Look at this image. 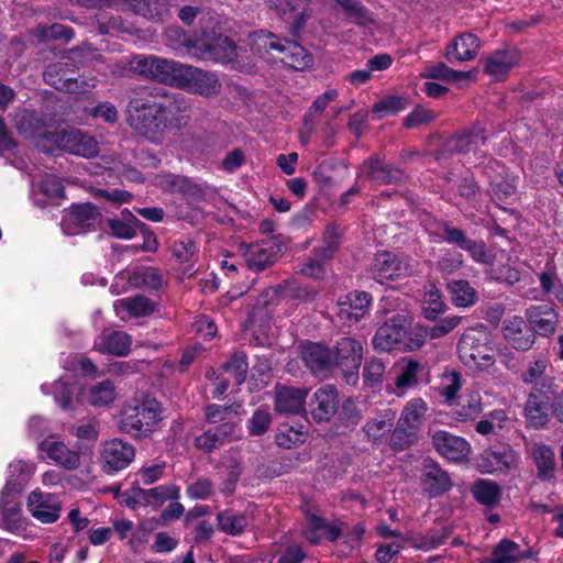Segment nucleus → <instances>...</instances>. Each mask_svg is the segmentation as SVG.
Returning a JSON list of instances; mask_svg holds the SVG:
<instances>
[{
  "label": "nucleus",
  "instance_id": "22",
  "mask_svg": "<svg viewBox=\"0 0 563 563\" xmlns=\"http://www.w3.org/2000/svg\"><path fill=\"white\" fill-rule=\"evenodd\" d=\"M518 460V455L515 450L509 445L498 444L484 450L482 453L477 467L481 473H497L505 472L511 468Z\"/></svg>",
  "mask_w": 563,
  "mask_h": 563
},
{
  "label": "nucleus",
  "instance_id": "47",
  "mask_svg": "<svg viewBox=\"0 0 563 563\" xmlns=\"http://www.w3.org/2000/svg\"><path fill=\"white\" fill-rule=\"evenodd\" d=\"M427 410L428 405L422 398H413L404 407L398 423L417 433Z\"/></svg>",
  "mask_w": 563,
  "mask_h": 563
},
{
  "label": "nucleus",
  "instance_id": "55",
  "mask_svg": "<svg viewBox=\"0 0 563 563\" xmlns=\"http://www.w3.org/2000/svg\"><path fill=\"white\" fill-rule=\"evenodd\" d=\"M474 498L482 505L492 506L500 497L499 486L489 479H478L472 486Z\"/></svg>",
  "mask_w": 563,
  "mask_h": 563
},
{
  "label": "nucleus",
  "instance_id": "16",
  "mask_svg": "<svg viewBox=\"0 0 563 563\" xmlns=\"http://www.w3.org/2000/svg\"><path fill=\"white\" fill-rule=\"evenodd\" d=\"M100 222V212L91 203L73 205L62 219V230L66 235L84 234L93 230Z\"/></svg>",
  "mask_w": 563,
  "mask_h": 563
},
{
  "label": "nucleus",
  "instance_id": "40",
  "mask_svg": "<svg viewBox=\"0 0 563 563\" xmlns=\"http://www.w3.org/2000/svg\"><path fill=\"white\" fill-rule=\"evenodd\" d=\"M54 397L55 402L64 410L73 409V398L77 391V380L71 375L62 376L52 386L43 384L41 390L43 394H51Z\"/></svg>",
  "mask_w": 563,
  "mask_h": 563
},
{
  "label": "nucleus",
  "instance_id": "59",
  "mask_svg": "<svg viewBox=\"0 0 563 563\" xmlns=\"http://www.w3.org/2000/svg\"><path fill=\"white\" fill-rule=\"evenodd\" d=\"M305 426H283L276 434V443L284 449H290L305 441Z\"/></svg>",
  "mask_w": 563,
  "mask_h": 563
},
{
  "label": "nucleus",
  "instance_id": "58",
  "mask_svg": "<svg viewBox=\"0 0 563 563\" xmlns=\"http://www.w3.org/2000/svg\"><path fill=\"white\" fill-rule=\"evenodd\" d=\"M462 388L461 376L456 372L444 373L439 385L440 395L444 398V402L453 406L456 395Z\"/></svg>",
  "mask_w": 563,
  "mask_h": 563
},
{
  "label": "nucleus",
  "instance_id": "60",
  "mask_svg": "<svg viewBox=\"0 0 563 563\" xmlns=\"http://www.w3.org/2000/svg\"><path fill=\"white\" fill-rule=\"evenodd\" d=\"M223 369L238 385H241L244 383L249 369L246 355L243 352L234 353L230 360L223 364Z\"/></svg>",
  "mask_w": 563,
  "mask_h": 563
},
{
  "label": "nucleus",
  "instance_id": "57",
  "mask_svg": "<svg viewBox=\"0 0 563 563\" xmlns=\"http://www.w3.org/2000/svg\"><path fill=\"white\" fill-rule=\"evenodd\" d=\"M219 529L228 534H239L247 526L246 517L232 510H224L217 517Z\"/></svg>",
  "mask_w": 563,
  "mask_h": 563
},
{
  "label": "nucleus",
  "instance_id": "9",
  "mask_svg": "<svg viewBox=\"0 0 563 563\" xmlns=\"http://www.w3.org/2000/svg\"><path fill=\"white\" fill-rule=\"evenodd\" d=\"M131 66L144 78L177 88L185 64L154 55H137Z\"/></svg>",
  "mask_w": 563,
  "mask_h": 563
},
{
  "label": "nucleus",
  "instance_id": "8",
  "mask_svg": "<svg viewBox=\"0 0 563 563\" xmlns=\"http://www.w3.org/2000/svg\"><path fill=\"white\" fill-rule=\"evenodd\" d=\"M490 333L486 327L481 325L466 331L460 339L459 353L466 364L483 371L495 362L494 351L489 346Z\"/></svg>",
  "mask_w": 563,
  "mask_h": 563
},
{
  "label": "nucleus",
  "instance_id": "63",
  "mask_svg": "<svg viewBox=\"0 0 563 563\" xmlns=\"http://www.w3.org/2000/svg\"><path fill=\"white\" fill-rule=\"evenodd\" d=\"M341 243V232L334 224H329L323 233V244L317 249V256L331 258Z\"/></svg>",
  "mask_w": 563,
  "mask_h": 563
},
{
  "label": "nucleus",
  "instance_id": "49",
  "mask_svg": "<svg viewBox=\"0 0 563 563\" xmlns=\"http://www.w3.org/2000/svg\"><path fill=\"white\" fill-rule=\"evenodd\" d=\"M521 560L520 545L512 540L503 539L493 549L489 563H519Z\"/></svg>",
  "mask_w": 563,
  "mask_h": 563
},
{
  "label": "nucleus",
  "instance_id": "62",
  "mask_svg": "<svg viewBox=\"0 0 563 563\" xmlns=\"http://www.w3.org/2000/svg\"><path fill=\"white\" fill-rule=\"evenodd\" d=\"M386 372L385 363L377 358L371 357L366 360L363 367V379L367 387H376L383 383Z\"/></svg>",
  "mask_w": 563,
  "mask_h": 563
},
{
  "label": "nucleus",
  "instance_id": "38",
  "mask_svg": "<svg viewBox=\"0 0 563 563\" xmlns=\"http://www.w3.org/2000/svg\"><path fill=\"white\" fill-rule=\"evenodd\" d=\"M362 175H366L376 184H391L401 179L402 173L398 168H394L383 163L377 156L371 157L360 168Z\"/></svg>",
  "mask_w": 563,
  "mask_h": 563
},
{
  "label": "nucleus",
  "instance_id": "48",
  "mask_svg": "<svg viewBox=\"0 0 563 563\" xmlns=\"http://www.w3.org/2000/svg\"><path fill=\"white\" fill-rule=\"evenodd\" d=\"M449 534L450 531L448 528H441L439 530L428 531L426 534H412L405 541L417 550L430 551L442 545L449 538Z\"/></svg>",
  "mask_w": 563,
  "mask_h": 563
},
{
  "label": "nucleus",
  "instance_id": "34",
  "mask_svg": "<svg viewBox=\"0 0 563 563\" xmlns=\"http://www.w3.org/2000/svg\"><path fill=\"white\" fill-rule=\"evenodd\" d=\"M479 47L481 42L475 34L462 33L448 45L445 58L452 64L472 60L476 57Z\"/></svg>",
  "mask_w": 563,
  "mask_h": 563
},
{
  "label": "nucleus",
  "instance_id": "18",
  "mask_svg": "<svg viewBox=\"0 0 563 563\" xmlns=\"http://www.w3.org/2000/svg\"><path fill=\"white\" fill-rule=\"evenodd\" d=\"M37 449L42 460H49L66 470H76L80 464L79 452L70 449L56 435H49L41 441Z\"/></svg>",
  "mask_w": 563,
  "mask_h": 563
},
{
  "label": "nucleus",
  "instance_id": "30",
  "mask_svg": "<svg viewBox=\"0 0 563 563\" xmlns=\"http://www.w3.org/2000/svg\"><path fill=\"white\" fill-rule=\"evenodd\" d=\"M339 405L338 391L331 385H324L316 390L310 401V410L318 422L329 421L336 412Z\"/></svg>",
  "mask_w": 563,
  "mask_h": 563
},
{
  "label": "nucleus",
  "instance_id": "29",
  "mask_svg": "<svg viewBox=\"0 0 563 563\" xmlns=\"http://www.w3.org/2000/svg\"><path fill=\"white\" fill-rule=\"evenodd\" d=\"M486 173L490 179L493 196L499 201H504L515 195L517 189L516 177L510 176L504 165L497 161H489Z\"/></svg>",
  "mask_w": 563,
  "mask_h": 563
},
{
  "label": "nucleus",
  "instance_id": "2",
  "mask_svg": "<svg viewBox=\"0 0 563 563\" xmlns=\"http://www.w3.org/2000/svg\"><path fill=\"white\" fill-rule=\"evenodd\" d=\"M222 22V16L210 15L195 37L179 26H172L164 32V40L172 49L185 48L186 53L195 59L230 63L238 56V48L229 36L223 35Z\"/></svg>",
  "mask_w": 563,
  "mask_h": 563
},
{
  "label": "nucleus",
  "instance_id": "13",
  "mask_svg": "<svg viewBox=\"0 0 563 563\" xmlns=\"http://www.w3.org/2000/svg\"><path fill=\"white\" fill-rule=\"evenodd\" d=\"M369 272L373 279L385 285L408 276L411 273V268L406 258L393 252L383 251L375 255Z\"/></svg>",
  "mask_w": 563,
  "mask_h": 563
},
{
  "label": "nucleus",
  "instance_id": "39",
  "mask_svg": "<svg viewBox=\"0 0 563 563\" xmlns=\"http://www.w3.org/2000/svg\"><path fill=\"white\" fill-rule=\"evenodd\" d=\"M131 336L123 331L103 332L95 340V349L101 353L124 356L130 352Z\"/></svg>",
  "mask_w": 563,
  "mask_h": 563
},
{
  "label": "nucleus",
  "instance_id": "23",
  "mask_svg": "<svg viewBox=\"0 0 563 563\" xmlns=\"http://www.w3.org/2000/svg\"><path fill=\"white\" fill-rule=\"evenodd\" d=\"M432 443L443 457L452 462H463L471 453V445L465 439L444 430L434 432Z\"/></svg>",
  "mask_w": 563,
  "mask_h": 563
},
{
  "label": "nucleus",
  "instance_id": "7",
  "mask_svg": "<svg viewBox=\"0 0 563 563\" xmlns=\"http://www.w3.org/2000/svg\"><path fill=\"white\" fill-rule=\"evenodd\" d=\"M162 405L154 398L124 405L121 412V430L134 437L147 438L163 420Z\"/></svg>",
  "mask_w": 563,
  "mask_h": 563
},
{
  "label": "nucleus",
  "instance_id": "42",
  "mask_svg": "<svg viewBox=\"0 0 563 563\" xmlns=\"http://www.w3.org/2000/svg\"><path fill=\"white\" fill-rule=\"evenodd\" d=\"M551 397L545 391L531 393L525 406V415L529 423L539 428L545 424L549 417Z\"/></svg>",
  "mask_w": 563,
  "mask_h": 563
},
{
  "label": "nucleus",
  "instance_id": "24",
  "mask_svg": "<svg viewBox=\"0 0 563 563\" xmlns=\"http://www.w3.org/2000/svg\"><path fill=\"white\" fill-rule=\"evenodd\" d=\"M301 357L316 376L327 377L334 369L331 351L320 343H305L301 346Z\"/></svg>",
  "mask_w": 563,
  "mask_h": 563
},
{
  "label": "nucleus",
  "instance_id": "32",
  "mask_svg": "<svg viewBox=\"0 0 563 563\" xmlns=\"http://www.w3.org/2000/svg\"><path fill=\"white\" fill-rule=\"evenodd\" d=\"M279 252L280 247L274 241L263 240L249 245L244 257L250 269L262 271L276 261Z\"/></svg>",
  "mask_w": 563,
  "mask_h": 563
},
{
  "label": "nucleus",
  "instance_id": "64",
  "mask_svg": "<svg viewBox=\"0 0 563 563\" xmlns=\"http://www.w3.org/2000/svg\"><path fill=\"white\" fill-rule=\"evenodd\" d=\"M461 321L460 317L451 316L440 319L433 327L427 328L417 325L416 330H422L424 332V341L427 338L430 339H439L446 334H449L453 329H455Z\"/></svg>",
  "mask_w": 563,
  "mask_h": 563
},
{
  "label": "nucleus",
  "instance_id": "41",
  "mask_svg": "<svg viewBox=\"0 0 563 563\" xmlns=\"http://www.w3.org/2000/svg\"><path fill=\"white\" fill-rule=\"evenodd\" d=\"M340 534L341 527L339 525L330 523L316 515L308 517L305 537L309 542L318 544L322 539L334 541Z\"/></svg>",
  "mask_w": 563,
  "mask_h": 563
},
{
  "label": "nucleus",
  "instance_id": "10",
  "mask_svg": "<svg viewBox=\"0 0 563 563\" xmlns=\"http://www.w3.org/2000/svg\"><path fill=\"white\" fill-rule=\"evenodd\" d=\"M333 366L339 368L347 385H356L358 382V369L363 358V346L361 342L351 336L341 338L335 345Z\"/></svg>",
  "mask_w": 563,
  "mask_h": 563
},
{
  "label": "nucleus",
  "instance_id": "33",
  "mask_svg": "<svg viewBox=\"0 0 563 563\" xmlns=\"http://www.w3.org/2000/svg\"><path fill=\"white\" fill-rule=\"evenodd\" d=\"M167 184L172 191L181 194L189 203L208 200L214 194L212 187L184 176L169 175Z\"/></svg>",
  "mask_w": 563,
  "mask_h": 563
},
{
  "label": "nucleus",
  "instance_id": "50",
  "mask_svg": "<svg viewBox=\"0 0 563 563\" xmlns=\"http://www.w3.org/2000/svg\"><path fill=\"white\" fill-rule=\"evenodd\" d=\"M122 219L109 220V228L112 234L120 239H132L136 229L142 225L140 220L128 209L122 211Z\"/></svg>",
  "mask_w": 563,
  "mask_h": 563
},
{
  "label": "nucleus",
  "instance_id": "17",
  "mask_svg": "<svg viewBox=\"0 0 563 563\" xmlns=\"http://www.w3.org/2000/svg\"><path fill=\"white\" fill-rule=\"evenodd\" d=\"M372 296L366 291H351L338 300L336 316L343 325L352 327L368 314Z\"/></svg>",
  "mask_w": 563,
  "mask_h": 563
},
{
  "label": "nucleus",
  "instance_id": "56",
  "mask_svg": "<svg viewBox=\"0 0 563 563\" xmlns=\"http://www.w3.org/2000/svg\"><path fill=\"white\" fill-rule=\"evenodd\" d=\"M140 495L146 504L162 505L167 500H177L179 498V488L174 485H161L147 490H140Z\"/></svg>",
  "mask_w": 563,
  "mask_h": 563
},
{
  "label": "nucleus",
  "instance_id": "20",
  "mask_svg": "<svg viewBox=\"0 0 563 563\" xmlns=\"http://www.w3.org/2000/svg\"><path fill=\"white\" fill-rule=\"evenodd\" d=\"M134 448L122 440L113 439L101 445L100 460L102 470L107 474H113L128 467L134 460Z\"/></svg>",
  "mask_w": 563,
  "mask_h": 563
},
{
  "label": "nucleus",
  "instance_id": "31",
  "mask_svg": "<svg viewBox=\"0 0 563 563\" xmlns=\"http://www.w3.org/2000/svg\"><path fill=\"white\" fill-rule=\"evenodd\" d=\"M308 390L300 387L277 386L275 389V408L280 413L298 415L305 412Z\"/></svg>",
  "mask_w": 563,
  "mask_h": 563
},
{
  "label": "nucleus",
  "instance_id": "28",
  "mask_svg": "<svg viewBox=\"0 0 563 563\" xmlns=\"http://www.w3.org/2000/svg\"><path fill=\"white\" fill-rule=\"evenodd\" d=\"M501 332L506 341L516 350L528 351L534 344V334L519 316L506 318L503 321Z\"/></svg>",
  "mask_w": 563,
  "mask_h": 563
},
{
  "label": "nucleus",
  "instance_id": "27",
  "mask_svg": "<svg viewBox=\"0 0 563 563\" xmlns=\"http://www.w3.org/2000/svg\"><path fill=\"white\" fill-rule=\"evenodd\" d=\"M486 128L482 123H476L470 129L456 133L445 142L446 151L451 153H470L476 151L479 145L485 144L487 140Z\"/></svg>",
  "mask_w": 563,
  "mask_h": 563
},
{
  "label": "nucleus",
  "instance_id": "46",
  "mask_svg": "<svg viewBox=\"0 0 563 563\" xmlns=\"http://www.w3.org/2000/svg\"><path fill=\"white\" fill-rule=\"evenodd\" d=\"M396 418V412L391 409L379 411L374 418L369 419L364 426V432L373 442L380 441L388 434Z\"/></svg>",
  "mask_w": 563,
  "mask_h": 563
},
{
  "label": "nucleus",
  "instance_id": "11",
  "mask_svg": "<svg viewBox=\"0 0 563 563\" xmlns=\"http://www.w3.org/2000/svg\"><path fill=\"white\" fill-rule=\"evenodd\" d=\"M426 372V365L420 361L409 356L400 357L389 371L393 383L387 384L386 389L389 394L401 397L420 383Z\"/></svg>",
  "mask_w": 563,
  "mask_h": 563
},
{
  "label": "nucleus",
  "instance_id": "5",
  "mask_svg": "<svg viewBox=\"0 0 563 563\" xmlns=\"http://www.w3.org/2000/svg\"><path fill=\"white\" fill-rule=\"evenodd\" d=\"M247 44L254 55L269 63L280 62L295 70H303L312 64V55L303 46L264 30L250 34Z\"/></svg>",
  "mask_w": 563,
  "mask_h": 563
},
{
  "label": "nucleus",
  "instance_id": "15",
  "mask_svg": "<svg viewBox=\"0 0 563 563\" xmlns=\"http://www.w3.org/2000/svg\"><path fill=\"white\" fill-rule=\"evenodd\" d=\"M268 7L289 25L292 36L297 37L311 15L309 0H266Z\"/></svg>",
  "mask_w": 563,
  "mask_h": 563
},
{
  "label": "nucleus",
  "instance_id": "25",
  "mask_svg": "<svg viewBox=\"0 0 563 563\" xmlns=\"http://www.w3.org/2000/svg\"><path fill=\"white\" fill-rule=\"evenodd\" d=\"M530 331L541 336L551 335L558 324V313L551 305H532L525 312Z\"/></svg>",
  "mask_w": 563,
  "mask_h": 563
},
{
  "label": "nucleus",
  "instance_id": "26",
  "mask_svg": "<svg viewBox=\"0 0 563 563\" xmlns=\"http://www.w3.org/2000/svg\"><path fill=\"white\" fill-rule=\"evenodd\" d=\"M36 466L31 461L16 460L8 466V477L0 493L21 498L25 486L34 475Z\"/></svg>",
  "mask_w": 563,
  "mask_h": 563
},
{
  "label": "nucleus",
  "instance_id": "44",
  "mask_svg": "<svg viewBox=\"0 0 563 563\" xmlns=\"http://www.w3.org/2000/svg\"><path fill=\"white\" fill-rule=\"evenodd\" d=\"M531 456L536 463L538 477L541 481H551L554 477L556 462L551 445L536 443L531 448Z\"/></svg>",
  "mask_w": 563,
  "mask_h": 563
},
{
  "label": "nucleus",
  "instance_id": "1",
  "mask_svg": "<svg viewBox=\"0 0 563 563\" xmlns=\"http://www.w3.org/2000/svg\"><path fill=\"white\" fill-rule=\"evenodd\" d=\"M190 102L181 95H164L162 99L137 96L128 106V123L139 135L162 144L168 133L179 132L190 119Z\"/></svg>",
  "mask_w": 563,
  "mask_h": 563
},
{
  "label": "nucleus",
  "instance_id": "35",
  "mask_svg": "<svg viewBox=\"0 0 563 563\" xmlns=\"http://www.w3.org/2000/svg\"><path fill=\"white\" fill-rule=\"evenodd\" d=\"M157 303L145 296L137 295L135 297L118 299L113 303L117 316L122 319L126 317H146L152 314Z\"/></svg>",
  "mask_w": 563,
  "mask_h": 563
},
{
  "label": "nucleus",
  "instance_id": "51",
  "mask_svg": "<svg viewBox=\"0 0 563 563\" xmlns=\"http://www.w3.org/2000/svg\"><path fill=\"white\" fill-rule=\"evenodd\" d=\"M115 398V386L110 379H104L93 385L88 393V401L93 407H107L112 404Z\"/></svg>",
  "mask_w": 563,
  "mask_h": 563
},
{
  "label": "nucleus",
  "instance_id": "52",
  "mask_svg": "<svg viewBox=\"0 0 563 563\" xmlns=\"http://www.w3.org/2000/svg\"><path fill=\"white\" fill-rule=\"evenodd\" d=\"M482 397L478 390L471 391L456 404L454 415L461 421L472 420L482 412Z\"/></svg>",
  "mask_w": 563,
  "mask_h": 563
},
{
  "label": "nucleus",
  "instance_id": "4",
  "mask_svg": "<svg viewBox=\"0 0 563 563\" xmlns=\"http://www.w3.org/2000/svg\"><path fill=\"white\" fill-rule=\"evenodd\" d=\"M99 54L90 44H82L70 49L66 56L56 63L48 65L43 74L47 85L56 90L74 95H85L97 86V78H76V68L79 65L92 63L99 58Z\"/></svg>",
  "mask_w": 563,
  "mask_h": 563
},
{
  "label": "nucleus",
  "instance_id": "14",
  "mask_svg": "<svg viewBox=\"0 0 563 563\" xmlns=\"http://www.w3.org/2000/svg\"><path fill=\"white\" fill-rule=\"evenodd\" d=\"M0 528L24 539L33 538L29 521L22 516L21 498L0 493Z\"/></svg>",
  "mask_w": 563,
  "mask_h": 563
},
{
  "label": "nucleus",
  "instance_id": "37",
  "mask_svg": "<svg viewBox=\"0 0 563 563\" xmlns=\"http://www.w3.org/2000/svg\"><path fill=\"white\" fill-rule=\"evenodd\" d=\"M34 203L45 208L49 202L64 198V187L54 175H46L38 185H32L31 190Z\"/></svg>",
  "mask_w": 563,
  "mask_h": 563
},
{
  "label": "nucleus",
  "instance_id": "6",
  "mask_svg": "<svg viewBox=\"0 0 563 563\" xmlns=\"http://www.w3.org/2000/svg\"><path fill=\"white\" fill-rule=\"evenodd\" d=\"M412 318L401 311L393 314L373 336L374 349L382 352L401 350L411 352L424 344V332L411 328Z\"/></svg>",
  "mask_w": 563,
  "mask_h": 563
},
{
  "label": "nucleus",
  "instance_id": "21",
  "mask_svg": "<svg viewBox=\"0 0 563 563\" xmlns=\"http://www.w3.org/2000/svg\"><path fill=\"white\" fill-rule=\"evenodd\" d=\"M27 509L42 523H54L60 514V499L57 495L45 494L36 488L27 497Z\"/></svg>",
  "mask_w": 563,
  "mask_h": 563
},
{
  "label": "nucleus",
  "instance_id": "61",
  "mask_svg": "<svg viewBox=\"0 0 563 563\" xmlns=\"http://www.w3.org/2000/svg\"><path fill=\"white\" fill-rule=\"evenodd\" d=\"M445 305L441 299L440 291L434 285H430L423 297L422 312L426 319L434 320L444 312Z\"/></svg>",
  "mask_w": 563,
  "mask_h": 563
},
{
  "label": "nucleus",
  "instance_id": "43",
  "mask_svg": "<svg viewBox=\"0 0 563 563\" xmlns=\"http://www.w3.org/2000/svg\"><path fill=\"white\" fill-rule=\"evenodd\" d=\"M96 23L100 34L139 35L140 32L132 22L107 11L96 15Z\"/></svg>",
  "mask_w": 563,
  "mask_h": 563
},
{
  "label": "nucleus",
  "instance_id": "45",
  "mask_svg": "<svg viewBox=\"0 0 563 563\" xmlns=\"http://www.w3.org/2000/svg\"><path fill=\"white\" fill-rule=\"evenodd\" d=\"M422 485L429 497L439 496L451 487V479L446 472L435 464L427 465L422 475Z\"/></svg>",
  "mask_w": 563,
  "mask_h": 563
},
{
  "label": "nucleus",
  "instance_id": "19",
  "mask_svg": "<svg viewBox=\"0 0 563 563\" xmlns=\"http://www.w3.org/2000/svg\"><path fill=\"white\" fill-rule=\"evenodd\" d=\"M163 285L161 273L153 267H144L133 271L132 273L121 272L115 275L111 285L112 292L119 295L120 291L126 290L129 287H142L148 290H157Z\"/></svg>",
  "mask_w": 563,
  "mask_h": 563
},
{
  "label": "nucleus",
  "instance_id": "54",
  "mask_svg": "<svg viewBox=\"0 0 563 563\" xmlns=\"http://www.w3.org/2000/svg\"><path fill=\"white\" fill-rule=\"evenodd\" d=\"M549 360L545 356H539L527 365L521 373V379L527 385L545 387L548 378Z\"/></svg>",
  "mask_w": 563,
  "mask_h": 563
},
{
  "label": "nucleus",
  "instance_id": "36",
  "mask_svg": "<svg viewBox=\"0 0 563 563\" xmlns=\"http://www.w3.org/2000/svg\"><path fill=\"white\" fill-rule=\"evenodd\" d=\"M519 58V52L516 48L496 51L486 58L484 70L495 79H500L518 64Z\"/></svg>",
  "mask_w": 563,
  "mask_h": 563
},
{
  "label": "nucleus",
  "instance_id": "53",
  "mask_svg": "<svg viewBox=\"0 0 563 563\" xmlns=\"http://www.w3.org/2000/svg\"><path fill=\"white\" fill-rule=\"evenodd\" d=\"M452 301L456 307L467 308L475 303L477 296L470 283L463 279L453 280L448 285Z\"/></svg>",
  "mask_w": 563,
  "mask_h": 563
},
{
  "label": "nucleus",
  "instance_id": "12",
  "mask_svg": "<svg viewBox=\"0 0 563 563\" xmlns=\"http://www.w3.org/2000/svg\"><path fill=\"white\" fill-rule=\"evenodd\" d=\"M177 88L208 98L220 93L221 82L216 73L185 64Z\"/></svg>",
  "mask_w": 563,
  "mask_h": 563
},
{
  "label": "nucleus",
  "instance_id": "3",
  "mask_svg": "<svg viewBox=\"0 0 563 563\" xmlns=\"http://www.w3.org/2000/svg\"><path fill=\"white\" fill-rule=\"evenodd\" d=\"M47 123L35 111H23L18 120V129L26 137L35 140L36 147L46 154L55 150L71 155L92 158L99 154V142L95 136L77 128H66L49 132Z\"/></svg>",
  "mask_w": 563,
  "mask_h": 563
}]
</instances>
